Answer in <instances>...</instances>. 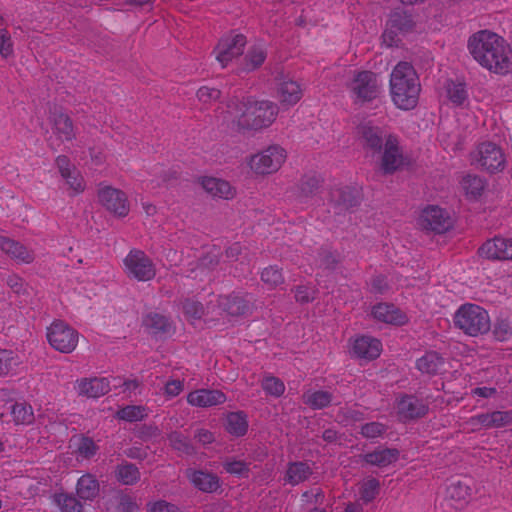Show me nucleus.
Wrapping results in <instances>:
<instances>
[{
    "label": "nucleus",
    "instance_id": "45",
    "mask_svg": "<svg viewBox=\"0 0 512 512\" xmlns=\"http://www.w3.org/2000/svg\"><path fill=\"white\" fill-rule=\"evenodd\" d=\"M224 470L238 477L247 478L250 473L249 464L242 460H236L233 458H228L223 462Z\"/></svg>",
    "mask_w": 512,
    "mask_h": 512
},
{
    "label": "nucleus",
    "instance_id": "22",
    "mask_svg": "<svg viewBox=\"0 0 512 512\" xmlns=\"http://www.w3.org/2000/svg\"><path fill=\"white\" fill-rule=\"evenodd\" d=\"M187 477L202 492L213 493L220 487V479L216 474L203 470H187Z\"/></svg>",
    "mask_w": 512,
    "mask_h": 512
},
{
    "label": "nucleus",
    "instance_id": "47",
    "mask_svg": "<svg viewBox=\"0 0 512 512\" xmlns=\"http://www.w3.org/2000/svg\"><path fill=\"white\" fill-rule=\"evenodd\" d=\"M18 364V357L13 351L0 349V375H7Z\"/></svg>",
    "mask_w": 512,
    "mask_h": 512
},
{
    "label": "nucleus",
    "instance_id": "1",
    "mask_svg": "<svg viewBox=\"0 0 512 512\" xmlns=\"http://www.w3.org/2000/svg\"><path fill=\"white\" fill-rule=\"evenodd\" d=\"M473 59L488 71L506 75L512 71V49L506 40L490 30L473 33L467 43Z\"/></svg>",
    "mask_w": 512,
    "mask_h": 512
},
{
    "label": "nucleus",
    "instance_id": "57",
    "mask_svg": "<svg viewBox=\"0 0 512 512\" xmlns=\"http://www.w3.org/2000/svg\"><path fill=\"white\" fill-rule=\"evenodd\" d=\"M66 180L67 185L75 193H81L85 189V182L78 169L72 170L69 177H63Z\"/></svg>",
    "mask_w": 512,
    "mask_h": 512
},
{
    "label": "nucleus",
    "instance_id": "37",
    "mask_svg": "<svg viewBox=\"0 0 512 512\" xmlns=\"http://www.w3.org/2000/svg\"><path fill=\"white\" fill-rule=\"evenodd\" d=\"M444 364L443 358L434 351L427 352L417 360L416 366L422 373L435 375Z\"/></svg>",
    "mask_w": 512,
    "mask_h": 512
},
{
    "label": "nucleus",
    "instance_id": "42",
    "mask_svg": "<svg viewBox=\"0 0 512 512\" xmlns=\"http://www.w3.org/2000/svg\"><path fill=\"white\" fill-rule=\"evenodd\" d=\"M168 440L170 442L171 447L180 453L186 455H192L195 453L194 446L192 445L190 439L180 432H171L168 435Z\"/></svg>",
    "mask_w": 512,
    "mask_h": 512
},
{
    "label": "nucleus",
    "instance_id": "29",
    "mask_svg": "<svg viewBox=\"0 0 512 512\" xmlns=\"http://www.w3.org/2000/svg\"><path fill=\"white\" fill-rule=\"evenodd\" d=\"M267 58L266 50L260 45H253L244 56L237 73H249L259 69Z\"/></svg>",
    "mask_w": 512,
    "mask_h": 512
},
{
    "label": "nucleus",
    "instance_id": "11",
    "mask_svg": "<svg viewBox=\"0 0 512 512\" xmlns=\"http://www.w3.org/2000/svg\"><path fill=\"white\" fill-rule=\"evenodd\" d=\"M218 306L229 316L243 317L253 312L254 301L248 293L232 292L219 296Z\"/></svg>",
    "mask_w": 512,
    "mask_h": 512
},
{
    "label": "nucleus",
    "instance_id": "33",
    "mask_svg": "<svg viewBox=\"0 0 512 512\" xmlns=\"http://www.w3.org/2000/svg\"><path fill=\"white\" fill-rule=\"evenodd\" d=\"M278 96L281 103L294 105L302 98V89L298 82L283 79L278 84Z\"/></svg>",
    "mask_w": 512,
    "mask_h": 512
},
{
    "label": "nucleus",
    "instance_id": "55",
    "mask_svg": "<svg viewBox=\"0 0 512 512\" xmlns=\"http://www.w3.org/2000/svg\"><path fill=\"white\" fill-rule=\"evenodd\" d=\"M493 335L498 341H506L512 335V327L506 320H497L492 330Z\"/></svg>",
    "mask_w": 512,
    "mask_h": 512
},
{
    "label": "nucleus",
    "instance_id": "56",
    "mask_svg": "<svg viewBox=\"0 0 512 512\" xmlns=\"http://www.w3.org/2000/svg\"><path fill=\"white\" fill-rule=\"evenodd\" d=\"M386 431V426L379 422H369L361 427V434L365 438H376Z\"/></svg>",
    "mask_w": 512,
    "mask_h": 512
},
{
    "label": "nucleus",
    "instance_id": "15",
    "mask_svg": "<svg viewBox=\"0 0 512 512\" xmlns=\"http://www.w3.org/2000/svg\"><path fill=\"white\" fill-rule=\"evenodd\" d=\"M380 168L385 175L395 173L403 165V154L398 138L389 134L382 150Z\"/></svg>",
    "mask_w": 512,
    "mask_h": 512
},
{
    "label": "nucleus",
    "instance_id": "12",
    "mask_svg": "<svg viewBox=\"0 0 512 512\" xmlns=\"http://www.w3.org/2000/svg\"><path fill=\"white\" fill-rule=\"evenodd\" d=\"M361 201V193L353 187L334 188L330 191L329 203L336 214L354 211Z\"/></svg>",
    "mask_w": 512,
    "mask_h": 512
},
{
    "label": "nucleus",
    "instance_id": "17",
    "mask_svg": "<svg viewBox=\"0 0 512 512\" xmlns=\"http://www.w3.org/2000/svg\"><path fill=\"white\" fill-rule=\"evenodd\" d=\"M477 155L479 165L490 173H494L504 168L505 159L503 153L494 143H481L478 147Z\"/></svg>",
    "mask_w": 512,
    "mask_h": 512
},
{
    "label": "nucleus",
    "instance_id": "16",
    "mask_svg": "<svg viewBox=\"0 0 512 512\" xmlns=\"http://www.w3.org/2000/svg\"><path fill=\"white\" fill-rule=\"evenodd\" d=\"M429 405L414 395H404L397 404V414L402 421L416 420L428 414Z\"/></svg>",
    "mask_w": 512,
    "mask_h": 512
},
{
    "label": "nucleus",
    "instance_id": "6",
    "mask_svg": "<svg viewBox=\"0 0 512 512\" xmlns=\"http://www.w3.org/2000/svg\"><path fill=\"white\" fill-rule=\"evenodd\" d=\"M49 344L62 353L72 352L78 343V332L65 322L54 321L47 331Z\"/></svg>",
    "mask_w": 512,
    "mask_h": 512
},
{
    "label": "nucleus",
    "instance_id": "10",
    "mask_svg": "<svg viewBox=\"0 0 512 512\" xmlns=\"http://www.w3.org/2000/svg\"><path fill=\"white\" fill-rule=\"evenodd\" d=\"M418 224L423 230L443 234L453 227V220L445 209L428 206L422 211Z\"/></svg>",
    "mask_w": 512,
    "mask_h": 512
},
{
    "label": "nucleus",
    "instance_id": "3",
    "mask_svg": "<svg viewBox=\"0 0 512 512\" xmlns=\"http://www.w3.org/2000/svg\"><path fill=\"white\" fill-rule=\"evenodd\" d=\"M421 84L419 77L408 62H399L390 75V93L394 104L402 110L417 106Z\"/></svg>",
    "mask_w": 512,
    "mask_h": 512
},
{
    "label": "nucleus",
    "instance_id": "5",
    "mask_svg": "<svg viewBox=\"0 0 512 512\" xmlns=\"http://www.w3.org/2000/svg\"><path fill=\"white\" fill-rule=\"evenodd\" d=\"M354 104L363 105L373 102L381 94V83L378 75L370 70L355 71L347 83Z\"/></svg>",
    "mask_w": 512,
    "mask_h": 512
},
{
    "label": "nucleus",
    "instance_id": "34",
    "mask_svg": "<svg viewBox=\"0 0 512 512\" xmlns=\"http://www.w3.org/2000/svg\"><path fill=\"white\" fill-rule=\"evenodd\" d=\"M225 429L235 437H242L247 433L248 420L243 411L230 412L225 421Z\"/></svg>",
    "mask_w": 512,
    "mask_h": 512
},
{
    "label": "nucleus",
    "instance_id": "19",
    "mask_svg": "<svg viewBox=\"0 0 512 512\" xmlns=\"http://www.w3.org/2000/svg\"><path fill=\"white\" fill-rule=\"evenodd\" d=\"M50 122L57 139L61 142L72 141L76 138L73 120L62 111L55 110L50 114Z\"/></svg>",
    "mask_w": 512,
    "mask_h": 512
},
{
    "label": "nucleus",
    "instance_id": "2",
    "mask_svg": "<svg viewBox=\"0 0 512 512\" xmlns=\"http://www.w3.org/2000/svg\"><path fill=\"white\" fill-rule=\"evenodd\" d=\"M229 108L235 113L232 127L240 133L269 127L275 121L279 111L274 102L257 100L251 96L232 101Z\"/></svg>",
    "mask_w": 512,
    "mask_h": 512
},
{
    "label": "nucleus",
    "instance_id": "61",
    "mask_svg": "<svg viewBox=\"0 0 512 512\" xmlns=\"http://www.w3.org/2000/svg\"><path fill=\"white\" fill-rule=\"evenodd\" d=\"M220 252L218 250H211L199 260V265L204 268L213 269L219 264Z\"/></svg>",
    "mask_w": 512,
    "mask_h": 512
},
{
    "label": "nucleus",
    "instance_id": "64",
    "mask_svg": "<svg viewBox=\"0 0 512 512\" xmlns=\"http://www.w3.org/2000/svg\"><path fill=\"white\" fill-rule=\"evenodd\" d=\"M150 512H181V510L176 505L162 500L154 503Z\"/></svg>",
    "mask_w": 512,
    "mask_h": 512
},
{
    "label": "nucleus",
    "instance_id": "36",
    "mask_svg": "<svg viewBox=\"0 0 512 512\" xmlns=\"http://www.w3.org/2000/svg\"><path fill=\"white\" fill-rule=\"evenodd\" d=\"M77 495L82 500H93L99 493V483L91 474L81 476L77 482Z\"/></svg>",
    "mask_w": 512,
    "mask_h": 512
},
{
    "label": "nucleus",
    "instance_id": "18",
    "mask_svg": "<svg viewBox=\"0 0 512 512\" xmlns=\"http://www.w3.org/2000/svg\"><path fill=\"white\" fill-rule=\"evenodd\" d=\"M478 254L489 260H512V240L494 237L479 247Z\"/></svg>",
    "mask_w": 512,
    "mask_h": 512
},
{
    "label": "nucleus",
    "instance_id": "21",
    "mask_svg": "<svg viewBox=\"0 0 512 512\" xmlns=\"http://www.w3.org/2000/svg\"><path fill=\"white\" fill-rule=\"evenodd\" d=\"M187 401L193 406L209 407L224 403L226 396L220 390L199 389L190 392Z\"/></svg>",
    "mask_w": 512,
    "mask_h": 512
},
{
    "label": "nucleus",
    "instance_id": "30",
    "mask_svg": "<svg viewBox=\"0 0 512 512\" xmlns=\"http://www.w3.org/2000/svg\"><path fill=\"white\" fill-rule=\"evenodd\" d=\"M78 388L80 395L98 398L110 391V383L107 378L82 379Z\"/></svg>",
    "mask_w": 512,
    "mask_h": 512
},
{
    "label": "nucleus",
    "instance_id": "62",
    "mask_svg": "<svg viewBox=\"0 0 512 512\" xmlns=\"http://www.w3.org/2000/svg\"><path fill=\"white\" fill-rule=\"evenodd\" d=\"M315 291L306 286H297L295 290V299L297 302L304 304L314 300Z\"/></svg>",
    "mask_w": 512,
    "mask_h": 512
},
{
    "label": "nucleus",
    "instance_id": "58",
    "mask_svg": "<svg viewBox=\"0 0 512 512\" xmlns=\"http://www.w3.org/2000/svg\"><path fill=\"white\" fill-rule=\"evenodd\" d=\"M512 423V411H494L492 412V427L500 428Z\"/></svg>",
    "mask_w": 512,
    "mask_h": 512
},
{
    "label": "nucleus",
    "instance_id": "32",
    "mask_svg": "<svg viewBox=\"0 0 512 512\" xmlns=\"http://www.w3.org/2000/svg\"><path fill=\"white\" fill-rule=\"evenodd\" d=\"M201 185L203 189L213 197L229 199L234 195V191L230 183L222 179L204 177L201 181Z\"/></svg>",
    "mask_w": 512,
    "mask_h": 512
},
{
    "label": "nucleus",
    "instance_id": "54",
    "mask_svg": "<svg viewBox=\"0 0 512 512\" xmlns=\"http://www.w3.org/2000/svg\"><path fill=\"white\" fill-rule=\"evenodd\" d=\"M183 311L187 316L194 319H200L204 314V307L201 302L185 299L182 303Z\"/></svg>",
    "mask_w": 512,
    "mask_h": 512
},
{
    "label": "nucleus",
    "instance_id": "60",
    "mask_svg": "<svg viewBox=\"0 0 512 512\" xmlns=\"http://www.w3.org/2000/svg\"><path fill=\"white\" fill-rule=\"evenodd\" d=\"M13 53L11 37L6 29L0 30V54L7 58Z\"/></svg>",
    "mask_w": 512,
    "mask_h": 512
},
{
    "label": "nucleus",
    "instance_id": "43",
    "mask_svg": "<svg viewBox=\"0 0 512 512\" xmlns=\"http://www.w3.org/2000/svg\"><path fill=\"white\" fill-rule=\"evenodd\" d=\"M11 414L16 424H30L34 421L33 409L27 403H14L11 406Z\"/></svg>",
    "mask_w": 512,
    "mask_h": 512
},
{
    "label": "nucleus",
    "instance_id": "63",
    "mask_svg": "<svg viewBox=\"0 0 512 512\" xmlns=\"http://www.w3.org/2000/svg\"><path fill=\"white\" fill-rule=\"evenodd\" d=\"M138 505L129 495H122L117 505V512H136Z\"/></svg>",
    "mask_w": 512,
    "mask_h": 512
},
{
    "label": "nucleus",
    "instance_id": "48",
    "mask_svg": "<svg viewBox=\"0 0 512 512\" xmlns=\"http://www.w3.org/2000/svg\"><path fill=\"white\" fill-rule=\"evenodd\" d=\"M262 389L269 395L280 397L285 391L282 380L274 376L265 377L261 382Z\"/></svg>",
    "mask_w": 512,
    "mask_h": 512
},
{
    "label": "nucleus",
    "instance_id": "53",
    "mask_svg": "<svg viewBox=\"0 0 512 512\" xmlns=\"http://www.w3.org/2000/svg\"><path fill=\"white\" fill-rule=\"evenodd\" d=\"M222 92L214 87L202 86L197 91V98L202 103H212L220 100Z\"/></svg>",
    "mask_w": 512,
    "mask_h": 512
},
{
    "label": "nucleus",
    "instance_id": "9",
    "mask_svg": "<svg viewBox=\"0 0 512 512\" xmlns=\"http://www.w3.org/2000/svg\"><path fill=\"white\" fill-rule=\"evenodd\" d=\"M124 265L128 277L138 281H149L156 275L155 265L141 250H131L124 259Z\"/></svg>",
    "mask_w": 512,
    "mask_h": 512
},
{
    "label": "nucleus",
    "instance_id": "59",
    "mask_svg": "<svg viewBox=\"0 0 512 512\" xmlns=\"http://www.w3.org/2000/svg\"><path fill=\"white\" fill-rule=\"evenodd\" d=\"M55 164L62 177H69L72 170L77 169L66 155H59L55 160Z\"/></svg>",
    "mask_w": 512,
    "mask_h": 512
},
{
    "label": "nucleus",
    "instance_id": "4",
    "mask_svg": "<svg viewBox=\"0 0 512 512\" xmlns=\"http://www.w3.org/2000/svg\"><path fill=\"white\" fill-rule=\"evenodd\" d=\"M455 326L465 334L476 337L490 331L491 321L488 312L476 304L466 303L454 315Z\"/></svg>",
    "mask_w": 512,
    "mask_h": 512
},
{
    "label": "nucleus",
    "instance_id": "51",
    "mask_svg": "<svg viewBox=\"0 0 512 512\" xmlns=\"http://www.w3.org/2000/svg\"><path fill=\"white\" fill-rule=\"evenodd\" d=\"M117 416L119 419L128 422L139 421L144 417V408L141 406H126L117 412Z\"/></svg>",
    "mask_w": 512,
    "mask_h": 512
},
{
    "label": "nucleus",
    "instance_id": "8",
    "mask_svg": "<svg viewBox=\"0 0 512 512\" xmlns=\"http://www.w3.org/2000/svg\"><path fill=\"white\" fill-rule=\"evenodd\" d=\"M246 44L243 34L230 32L224 35L214 49L216 60L225 68L234 58L243 54Z\"/></svg>",
    "mask_w": 512,
    "mask_h": 512
},
{
    "label": "nucleus",
    "instance_id": "49",
    "mask_svg": "<svg viewBox=\"0 0 512 512\" xmlns=\"http://www.w3.org/2000/svg\"><path fill=\"white\" fill-rule=\"evenodd\" d=\"M261 280L271 287H277L284 282V277L280 268L269 266L262 271Z\"/></svg>",
    "mask_w": 512,
    "mask_h": 512
},
{
    "label": "nucleus",
    "instance_id": "46",
    "mask_svg": "<svg viewBox=\"0 0 512 512\" xmlns=\"http://www.w3.org/2000/svg\"><path fill=\"white\" fill-rule=\"evenodd\" d=\"M318 261L321 267L328 270H335L341 262V255L337 251L321 248L318 251Z\"/></svg>",
    "mask_w": 512,
    "mask_h": 512
},
{
    "label": "nucleus",
    "instance_id": "28",
    "mask_svg": "<svg viewBox=\"0 0 512 512\" xmlns=\"http://www.w3.org/2000/svg\"><path fill=\"white\" fill-rule=\"evenodd\" d=\"M400 452L397 448L375 449L362 456L363 460L370 465L386 467L399 459Z\"/></svg>",
    "mask_w": 512,
    "mask_h": 512
},
{
    "label": "nucleus",
    "instance_id": "40",
    "mask_svg": "<svg viewBox=\"0 0 512 512\" xmlns=\"http://www.w3.org/2000/svg\"><path fill=\"white\" fill-rule=\"evenodd\" d=\"M471 495V487L466 481L452 480L447 487V496L455 501H467Z\"/></svg>",
    "mask_w": 512,
    "mask_h": 512
},
{
    "label": "nucleus",
    "instance_id": "14",
    "mask_svg": "<svg viewBox=\"0 0 512 512\" xmlns=\"http://www.w3.org/2000/svg\"><path fill=\"white\" fill-rule=\"evenodd\" d=\"M99 202L111 213L125 217L129 213V203L126 194L111 186H105L98 191Z\"/></svg>",
    "mask_w": 512,
    "mask_h": 512
},
{
    "label": "nucleus",
    "instance_id": "52",
    "mask_svg": "<svg viewBox=\"0 0 512 512\" xmlns=\"http://www.w3.org/2000/svg\"><path fill=\"white\" fill-rule=\"evenodd\" d=\"M98 449V446L92 438L82 436L77 448V452L83 458L90 459L97 453Z\"/></svg>",
    "mask_w": 512,
    "mask_h": 512
},
{
    "label": "nucleus",
    "instance_id": "7",
    "mask_svg": "<svg viewBox=\"0 0 512 512\" xmlns=\"http://www.w3.org/2000/svg\"><path fill=\"white\" fill-rule=\"evenodd\" d=\"M286 151L279 145H271L251 157L250 166L257 174H271L282 166Z\"/></svg>",
    "mask_w": 512,
    "mask_h": 512
},
{
    "label": "nucleus",
    "instance_id": "38",
    "mask_svg": "<svg viewBox=\"0 0 512 512\" xmlns=\"http://www.w3.org/2000/svg\"><path fill=\"white\" fill-rule=\"evenodd\" d=\"M117 480L124 485H133L140 480V471L138 467L129 462H125L116 467Z\"/></svg>",
    "mask_w": 512,
    "mask_h": 512
},
{
    "label": "nucleus",
    "instance_id": "20",
    "mask_svg": "<svg viewBox=\"0 0 512 512\" xmlns=\"http://www.w3.org/2000/svg\"><path fill=\"white\" fill-rule=\"evenodd\" d=\"M381 342L369 336H361L355 339L352 351L358 358L374 360L381 353Z\"/></svg>",
    "mask_w": 512,
    "mask_h": 512
},
{
    "label": "nucleus",
    "instance_id": "26",
    "mask_svg": "<svg viewBox=\"0 0 512 512\" xmlns=\"http://www.w3.org/2000/svg\"><path fill=\"white\" fill-rule=\"evenodd\" d=\"M387 26L400 33H409L415 27V20L409 10L395 8L389 15Z\"/></svg>",
    "mask_w": 512,
    "mask_h": 512
},
{
    "label": "nucleus",
    "instance_id": "39",
    "mask_svg": "<svg viewBox=\"0 0 512 512\" xmlns=\"http://www.w3.org/2000/svg\"><path fill=\"white\" fill-rule=\"evenodd\" d=\"M445 88L448 99L456 106L463 105L468 99V93L464 83L447 80Z\"/></svg>",
    "mask_w": 512,
    "mask_h": 512
},
{
    "label": "nucleus",
    "instance_id": "13",
    "mask_svg": "<svg viewBox=\"0 0 512 512\" xmlns=\"http://www.w3.org/2000/svg\"><path fill=\"white\" fill-rule=\"evenodd\" d=\"M357 130L360 143L364 150L370 151L373 155L382 152L389 135L383 128L373 125L371 122H366L361 123L357 127Z\"/></svg>",
    "mask_w": 512,
    "mask_h": 512
},
{
    "label": "nucleus",
    "instance_id": "27",
    "mask_svg": "<svg viewBox=\"0 0 512 512\" xmlns=\"http://www.w3.org/2000/svg\"><path fill=\"white\" fill-rule=\"evenodd\" d=\"M313 470L305 461L289 462L284 475L285 483L296 486L310 478Z\"/></svg>",
    "mask_w": 512,
    "mask_h": 512
},
{
    "label": "nucleus",
    "instance_id": "31",
    "mask_svg": "<svg viewBox=\"0 0 512 512\" xmlns=\"http://www.w3.org/2000/svg\"><path fill=\"white\" fill-rule=\"evenodd\" d=\"M0 248L3 252L20 262L31 263L34 260V255L31 251L21 243L10 238L0 237Z\"/></svg>",
    "mask_w": 512,
    "mask_h": 512
},
{
    "label": "nucleus",
    "instance_id": "44",
    "mask_svg": "<svg viewBox=\"0 0 512 512\" xmlns=\"http://www.w3.org/2000/svg\"><path fill=\"white\" fill-rule=\"evenodd\" d=\"M54 501L61 512H82L81 502L71 494L59 493L54 495Z\"/></svg>",
    "mask_w": 512,
    "mask_h": 512
},
{
    "label": "nucleus",
    "instance_id": "24",
    "mask_svg": "<svg viewBox=\"0 0 512 512\" xmlns=\"http://www.w3.org/2000/svg\"><path fill=\"white\" fill-rule=\"evenodd\" d=\"M143 326L154 336L170 335L174 331L172 322L165 315L150 312L143 318Z\"/></svg>",
    "mask_w": 512,
    "mask_h": 512
},
{
    "label": "nucleus",
    "instance_id": "35",
    "mask_svg": "<svg viewBox=\"0 0 512 512\" xmlns=\"http://www.w3.org/2000/svg\"><path fill=\"white\" fill-rule=\"evenodd\" d=\"M333 398L331 392L324 390L307 391L302 396L303 403L313 410L327 408L332 403Z\"/></svg>",
    "mask_w": 512,
    "mask_h": 512
},
{
    "label": "nucleus",
    "instance_id": "25",
    "mask_svg": "<svg viewBox=\"0 0 512 512\" xmlns=\"http://www.w3.org/2000/svg\"><path fill=\"white\" fill-rule=\"evenodd\" d=\"M323 180L319 175L306 174L298 182L295 187V196L300 201L315 196L322 188Z\"/></svg>",
    "mask_w": 512,
    "mask_h": 512
},
{
    "label": "nucleus",
    "instance_id": "41",
    "mask_svg": "<svg viewBox=\"0 0 512 512\" xmlns=\"http://www.w3.org/2000/svg\"><path fill=\"white\" fill-rule=\"evenodd\" d=\"M465 194L472 198L482 195L485 189V181L477 175H467L461 182Z\"/></svg>",
    "mask_w": 512,
    "mask_h": 512
},
{
    "label": "nucleus",
    "instance_id": "23",
    "mask_svg": "<svg viewBox=\"0 0 512 512\" xmlns=\"http://www.w3.org/2000/svg\"><path fill=\"white\" fill-rule=\"evenodd\" d=\"M372 315L375 319L387 324L403 325L407 322L406 315L393 304L379 303L374 305Z\"/></svg>",
    "mask_w": 512,
    "mask_h": 512
},
{
    "label": "nucleus",
    "instance_id": "50",
    "mask_svg": "<svg viewBox=\"0 0 512 512\" xmlns=\"http://www.w3.org/2000/svg\"><path fill=\"white\" fill-rule=\"evenodd\" d=\"M380 483L376 478H370L361 487V498L365 503H369L376 498L379 493Z\"/></svg>",
    "mask_w": 512,
    "mask_h": 512
}]
</instances>
